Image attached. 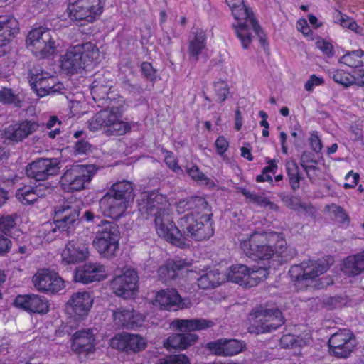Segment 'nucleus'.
Wrapping results in <instances>:
<instances>
[{
    "label": "nucleus",
    "mask_w": 364,
    "mask_h": 364,
    "mask_svg": "<svg viewBox=\"0 0 364 364\" xmlns=\"http://www.w3.org/2000/svg\"><path fill=\"white\" fill-rule=\"evenodd\" d=\"M111 84L102 75L95 76L90 87L93 100L109 102H107L108 108L96 113L88 121V128L92 132L101 131L107 136H122L131 129V125L122 117V98L116 102L109 96Z\"/></svg>",
    "instance_id": "f257e3e1"
},
{
    "label": "nucleus",
    "mask_w": 364,
    "mask_h": 364,
    "mask_svg": "<svg viewBox=\"0 0 364 364\" xmlns=\"http://www.w3.org/2000/svg\"><path fill=\"white\" fill-rule=\"evenodd\" d=\"M138 200L141 215L146 218L154 217L155 230L159 237L181 248L188 246L186 237L172 219L171 204L166 196L156 191L144 192Z\"/></svg>",
    "instance_id": "f03ea898"
},
{
    "label": "nucleus",
    "mask_w": 364,
    "mask_h": 364,
    "mask_svg": "<svg viewBox=\"0 0 364 364\" xmlns=\"http://www.w3.org/2000/svg\"><path fill=\"white\" fill-rule=\"evenodd\" d=\"M239 241L240 249L247 257L266 261L268 269H276L289 258L287 242L280 233L256 231L241 236Z\"/></svg>",
    "instance_id": "7ed1b4c3"
},
{
    "label": "nucleus",
    "mask_w": 364,
    "mask_h": 364,
    "mask_svg": "<svg viewBox=\"0 0 364 364\" xmlns=\"http://www.w3.org/2000/svg\"><path fill=\"white\" fill-rule=\"evenodd\" d=\"M80 208L77 204L65 202L55 208L54 214L55 227L50 223L41 226L38 235L31 237V244L38 247L45 242H50L57 237L58 230H69L79 223Z\"/></svg>",
    "instance_id": "20e7f679"
},
{
    "label": "nucleus",
    "mask_w": 364,
    "mask_h": 364,
    "mask_svg": "<svg viewBox=\"0 0 364 364\" xmlns=\"http://www.w3.org/2000/svg\"><path fill=\"white\" fill-rule=\"evenodd\" d=\"M232 11L235 20L233 27L243 48L249 47L252 42V31L263 41L262 32L255 21L252 12L245 6L243 0H225Z\"/></svg>",
    "instance_id": "39448f33"
},
{
    "label": "nucleus",
    "mask_w": 364,
    "mask_h": 364,
    "mask_svg": "<svg viewBox=\"0 0 364 364\" xmlns=\"http://www.w3.org/2000/svg\"><path fill=\"white\" fill-rule=\"evenodd\" d=\"M120 238V232L115 223L102 221L98 225L92 246L102 258L112 259L119 250Z\"/></svg>",
    "instance_id": "423d86ee"
},
{
    "label": "nucleus",
    "mask_w": 364,
    "mask_h": 364,
    "mask_svg": "<svg viewBox=\"0 0 364 364\" xmlns=\"http://www.w3.org/2000/svg\"><path fill=\"white\" fill-rule=\"evenodd\" d=\"M178 223L183 233L196 240L208 239L214 233L208 205L205 210L185 214Z\"/></svg>",
    "instance_id": "0eeeda50"
},
{
    "label": "nucleus",
    "mask_w": 364,
    "mask_h": 364,
    "mask_svg": "<svg viewBox=\"0 0 364 364\" xmlns=\"http://www.w3.org/2000/svg\"><path fill=\"white\" fill-rule=\"evenodd\" d=\"M98 168L92 164H75L66 168L60 181L61 188L68 193L81 191L90 187Z\"/></svg>",
    "instance_id": "6e6552de"
},
{
    "label": "nucleus",
    "mask_w": 364,
    "mask_h": 364,
    "mask_svg": "<svg viewBox=\"0 0 364 364\" xmlns=\"http://www.w3.org/2000/svg\"><path fill=\"white\" fill-rule=\"evenodd\" d=\"M102 11V0H68L64 16L65 19L82 25L94 22Z\"/></svg>",
    "instance_id": "1a4fd4ad"
},
{
    "label": "nucleus",
    "mask_w": 364,
    "mask_h": 364,
    "mask_svg": "<svg viewBox=\"0 0 364 364\" xmlns=\"http://www.w3.org/2000/svg\"><path fill=\"white\" fill-rule=\"evenodd\" d=\"M251 333H265L276 330L284 323L282 312L277 308L268 309L259 306L252 310L249 316Z\"/></svg>",
    "instance_id": "9d476101"
},
{
    "label": "nucleus",
    "mask_w": 364,
    "mask_h": 364,
    "mask_svg": "<svg viewBox=\"0 0 364 364\" xmlns=\"http://www.w3.org/2000/svg\"><path fill=\"white\" fill-rule=\"evenodd\" d=\"M26 44L37 57L48 58L55 53L56 44L53 32L44 26L31 29L27 35Z\"/></svg>",
    "instance_id": "9b49d317"
},
{
    "label": "nucleus",
    "mask_w": 364,
    "mask_h": 364,
    "mask_svg": "<svg viewBox=\"0 0 364 364\" xmlns=\"http://www.w3.org/2000/svg\"><path fill=\"white\" fill-rule=\"evenodd\" d=\"M269 272L267 267L248 268L244 264H234L230 267L226 273H223L225 281H230L245 287L256 286L264 280Z\"/></svg>",
    "instance_id": "f8f14e48"
},
{
    "label": "nucleus",
    "mask_w": 364,
    "mask_h": 364,
    "mask_svg": "<svg viewBox=\"0 0 364 364\" xmlns=\"http://www.w3.org/2000/svg\"><path fill=\"white\" fill-rule=\"evenodd\" d=\"M138 280L137 273L134 270L129 268L117 269L110 286L117 296L124 299H131L138 293Z\"/></svg>",
    "instance_id": "ddd939ff"
},
{
    "label": "nucleus",
    "mask_w": 364,
    "mask_h": 364,
    "mask_svg": "<svg viewBox=\"0 0 364 364\" xmlns=\"http://www.w3.org/2000/svg\"><path fill=\"white\" fill-rule=\"evenodd\" d=\"M357 346L355 335L346 328L340 329L331 335L328 340V352L338 358H348Z\"/></svg>",
    "instance_id": "4468645a"
},
{
    "label": "nucleus",
    "mask_w": 364,
    "mask_h": 364,
    "mask_svg": "<svg viewBox=\"0 0 364 364\" xmlns=\"http://www.w3.org/2000/svg\"><path fill=\"white\" fill-rule=\"evenodd\" d=\"M29 83L40 97L59 92L63 88V84L55 76L41 70L31 73Z\"/></svg>",
    "instance_id": "2eb2a0df"
},
{
    "label": "nucleus",
    "mask_w": 364,
    "mask_h": 364,
    "mask_svg": "<svg viewBox=\"0 0 364 364\" xmlns=\"http://www.w3.org/2000/svg\"><path fill=\"white\" fill-rule=\"evenodd\" d=\"M60 169V163L58 159L41 158L28 164L26 172L28 177L41 181L58 175Z\"/></svg>",
    "instance_id": "dca6fc26"
},
{
    "label": "nucleus",
    "mask_w": 364,
    "mask_h": 364,
    "mask_svg": "<svg viewBox=\"0 0 364 364\" xmlns=\"http://www.w3.org/2000/svg\"><path fill=\"white\" fill-rule=\"evenodd\" d=\"M37 290L46 293H56L65 288V281L58 273L48 269L38 271L32 279Z\"/></svg>",
    "instance_id": "f3484780"
},
{
    "label": "nucleus",
    "mask_w": 364,
    "mask_h": 364,
    "mask_svg": "<svg viewBox=\"0 0 364 364\" xmlns=\"http://www.w3.org/2000/svg\"><path fill=\"white\" fill-rule=\"evenodd\" d=\"M151 303L154 306L166 311H175L191 306L190 301L186 302L185 299H183L174 289H166L157 291Z\"/></svg>",
    "instance_id": "a211bd4d"
},
{
    "label": "nucleus",
    "mask_w": 364,
    "mask_h": 364,
    "mask_svg": "<svg viewBox=\"0 0 364 364\" xmlns=\"http://www.w3.org/2000/svg\"><path fill=\"white\" fill-rule=\"evenodd\" d=\"M88 244L81 238H73L68 241L61 252L62 262L65 264H75L89 257Z\"/></svg>",
    "instance_id": "6ab92c4d"
},
{
    "label": "nucleus",
    "mask_w": 364,
    "mask_h": 364,
    "mask_svg": "<svg viewBox=\"0 0 364 364\" xmlns=\"http://www.w3.org/2000/svg\"><path fill=\"white\" fill-rule=\"evenodd\" d=\"M107 277L106 267L100 262H87L76 268L74 279L77 282L90 284Z\"/></svg>",
    "instance_id": "aec40b11"
},
{
    "label": "nucleus",
    "mask_w": 364,
    "mask_h": 364,
    "mask_svg": "<svg viewBox=\"0 0 364 364\" xmlns=\"http://www.w3.org/2000/svg\"><path fill=\"white\" fill-rule=\"evenodd\" d=\"M328 264L325 262H312L302 263L301 265H294L289 269V274L292 279L300 282L303 280L314 279L320 274L326 272Z\"/></svg>",
    "instance_id": "412c9836"
},
{
    "label": "nucleus",
    "mask_w": 364,
    "mask_h": 364,
    "mask_svg": "<svg viewBox=\"0 0 364 364\" xmlns=\"http://www.w3.org/2000/svg\"><path fill=\"white\" fill-rule=\"evenodd\" d=\"M113 319L115 325L119 327L134 329L146 326V317L136 311L119 307L113 312Z\"/></svg>",
    "instance_id": "4be33fe9"
},
{
    "label": "nucleus",
    "mask_w": 364,
    "mask_h": 364,
    "mask_svg": "<svg viewBox=\"0 0 364 364\" xmlns=\"http://www.w3.org/2000/svg\"><path fill=\"white\" fill-rule=\"evenodd\" d=\"M94 299L87 291H78L71 295L67 302L69 313L77 319L83 318L90 312Z\"/></svg>",
    "instance_id": "5701e85b"
},
{
    "label": "nucleus",
    "mask_w": 364,
    "mask_h": 364,
    "mask_svg": "<svg viewBox=\"0 0 364 364\" xmlns=\"http://www.w3.org/2000/svg\"><path fill=\"white\" fill-rule=\"evenodd\" d=\"M95 338L91 329L78 331L73 335L71 350L76 353H92L95 351Z\"/></svg>",
    "instance_id": "b1692460"
},
{
    "label": "nucleus",
    "mask_w": 364,
    "mask_h": 364,
    "mask_svg": "<svg viewBox=\"0 0 364 364\" xmlns=\"http://www.w3.org/2000/svg\"><path fill=\"white\" fill-rule=\"evenodd\" d=\"M245 343L236 339L220 338L210 342L207 348L214 354L223 356H233L241 353L245 348Z\"/></svg>",
    "instance_id": "393cba45"
},
{
    "label": "nucleus",
    "mask_w": 364,
    "mask_h": 364,
    "mask_svg": "<svg viewBox=\"0 0 364 364\" xmlns=\"http://www.w3.org/2000/svg\"><path fill=\"white\" fill-rule=\"evenodd\" d=\"M129 204L124 199L118 198L111 193H107L100 200L99 208L101 213L107 217L119 218L127 210Z\"/></svg>",
    "instance_id": "a878e982"
},
{
    "label": "nucleus",
    "mask_w": 364,
    "mask_h": 364,
    "mask_svg": "<svg viewBox=\"0 0 364 364\" xmlns=\"http://www.w3.org/2000/svg\"><path fill=\"white\" fill-rule=\"evenodd\" d=\"M39 127L35 120H25L9 125L5 130L6 137L13 141L19 142L36 132Z\"/></svg>",
    "instance_id": "bb28decb"
},
{
    "label": "nucleus",
    "mask_w": 364,
    "mask_h": 364,
    "mask_svg": "<svg viewBox=\"0 0 364 364\" xmlns=\"http://www.w3.org/2000/svg\"><path fill=\"white\" fill-rule=\"evenodd\" d=\"M50 191V186L46 184H38L36 186L24 185L16 191V198L21 203L30 205L46 196Z\"/></svg>",
    "instance_id": "cd10ccee"
},
{
    "label": "nucleus",
    "mask_w": 364,
    "mask_h": 364,
    "mask_svg": "<svg viewBox=\"0 0 364 364\" xmlns=\"http://www.w3.org/2000/svg\"><path fill=\"white\" fill-rule=\"evenodd\" d=\"M215 326V322L206 318H176L170 324L171 328L175 331L191 332L205 330Z\"/></svg>",
    "instance_id": "c85d7f7f"
},
{
    "label": "nucleus",
    "mask_w": 364,
    "mask_h": 364,
    "mask_svg": "<svg viewBox=\"0 0 364 364\" xmlns=\"http://www.w3.org/2000/svg\"><path fill=\"white\" fill-rule=\"evenodd\" d=\"M60 63L62 70L68 75L82 74L85 70V65L74 47L67 50L65 54L60 58Z\"/></svg>",
    "instance_id": "c756f323"
},
{
    "label": "nucleus",
    "mask_w": 364,
    "mask_h": 364,
    "mask_svg": "<svg viewBox=\"0 0 364 364\" xmlns=\"http://www.w3.org/2000/svg\"><path fill=\"white\" fill-rule=\"evenodd\" d=\"M85 65V69L97 65L101 59V53L97 46L90 42L73 46Z\"/></svg>",
    "instance_id": "7c9ffc66"
},
{
    "label": "nucleus",
    "mask_w": 364,
    "mask_h": 364,
    "mask_svg": "<svg viewBox=\"0 0 364 364\" xmlns=\"http://www.w3.org/2000/svg\"><path fill=\"white\" fill-rule=\"evenodd\" d=\"M199 274L201 275L198 279V285L203 289L216 287L225 282V275L217 266L200 269Z\"/></svg>",
    "instance_id": "2f4dec72"
},
{
    "label": "nucleus",
    "mask_w": 364,
    "mask_h": 364,
    "mask_svg": "<svg viewBox=\"0 0 364 364\" xmlns=\"http://www.w3.org/2000/svg\"><path fill=\"white\" fill-rule=\"evenodd\" d=\"M198 336L194 333H173L164 341V346L168 350H183L194 344Z\"/></svg>",
    "instance_id": "473e14b6"
},
{
    "label": "nucleus",
    "mask_w": 364,
    "mask_h": 364,
    "mask_svg": "<svg viewBox=\"0 0 364 364\" xmlns=\"http://www.w3.org/2000/svg\"><path fill=\"white\" fill-rule=\"evenodd\" d=\"M18 30V22L14 17L0 16V47L9 44Z\"/></svg>",
    "instance_id": "72a5a7b5"
},
{
    "label": "nucleus",
    "mask_w": 364,
    "mask_h": 364,
    "mask_svg": "<svg viewBox=\"0 0 364 364\" xmlns=\"http://www.w3.org/2000/svg\"><path fill=\"white\" fill-rule=\"evenodd\" d=\"M187 266L188 263L181 259L168 260L159 269L158 273L162 279H172L178 275L179 271L183 269Z\"/></svg>",
    "instance_id": "f704fd0d"
},
{
    "label": "nucleus",
    "mask_w": 364,
    "mask_h": 364,
    "mask_svg": "<svg viewBox=\"0 0 364 364\" xmlns=\"http://www.w3.org/2000/svg\"><path fill=\"white\" fill-rule=\"evenodd\" d=\"M342 270L349 275H357L364 271V252L348 257L343 261Z\"/></svg>",
    "instance_id": "c9c22d12"
},
{
    "label": "nucleus",
    "mask_w": 364,
    "mask_h": 364,
    "mask_svg": "<svg viewBox=\"0 0 364 364\" xmlns=\"http://www.w3.org/2000/svg\"><path fill=\"white\" fill-rule=\"evenodd\" d=\"M208 206L207 202L200 197L190 198L180 200L176 206L178 213H190L191 211L205 210Z\"/></svg>",
    "instance_id": "e433bc0d"
},
{
    "label": "nucleus",
    "mask_w": 364,
    "mask_h": 364,
    "mask_svg": "<svg viewBox=\"0 0 364 364\" xmlns=\"http://www.w3.org/2000/svg\"><path fill=\"white\" fill-rule=\"evenodd\" d=\"M133 186L131 182L127 181H118L114 183L107 193L124 199L125 203H129L133 200Z\"/></svg>",
    "instance_id": "4c0bfd02"
},
{
    "label": "nucleus",
    "mask_w": 364,
    "mask_h": 364,
    "mask_svg": "<svg viewBox=\"0 0 364 364\" xmlns=\"http://www.w3.org/2000/svg\"><path fill=\"white\" fill-rule=\"evenodd\" d=\"M206 36L203 31L197 32L195 36L190 38L188 46V54L194 58L196 60L201 51L205 48Z\"/></svg>",
    "instance_id": "58836bf2"
},
{
    "label": "nucleus",
    "mask_w": 364,
    "mask_h": 364,
    "mask_svg": "<svg viewBox=\"0 0 364 364\" xmlns=\"http://www.w3.org/2000/svg\"><path fill=\"white\" fill-rule=\"evenodd\" d=\"M339 63L350 68H358L364 65V52L357 50L348 52L339 59Z\"/></svg>",
    "instance_id": "ea45409f"
},
{
    "label": "nucleus",
    "mask_w": 364,
    "mask_h": 364,
    "mask_svg": "<svg viewBox=\"0 0 364 364\" xmlns=\"http://www.w3.org/2000/svg\"><path fill=\"white\" fill-rule=\"evenodd\" d=\"M333 21L342 28L350 29L357 33H361L363 31L362 28L352 18L339 11L334 12Z\"/></svg>",
    "instance_id": "a19ab883"
},
{
    "label": "nucleus",
    "mask_w": 364,
    "mask_h": 364,
    "mask_svg": "<svg viewBox=\"0 0 364 364\" xmlns=\"http://www.w3.org/2000/svg\"><path fill=\"white\" fill-rule=\"evenodd\" d=\"M311 339L309 334H306L304 338L300 336H295L293 334H285L280 338V346L284 348L301 347L307 344Z\"/></svg>",
    "instance_id": "79ce46f5"
},
{
    "label": "nucleus",
    "mask_w": 364,
    "mask_h": 364,
    "mask_svg": "<svg viewBox=\"0 0 364 364\" xmlns=\"http://www.w3.org/2000/svg\"><path fill=\"white\" fill-rule=\"evenodd\" d=\"M240 192L244 196H245L247 199H248L252 203H256L261 207L267 208V210H277V205L270 202L266 197L263 196L252 193L245 188H240Z\"/></svg>",
    "instance_id": "37998d69"
},
{
    "label": "nucleus",
    "mask_w": 364,
    "mask_h": 364,
    "mask_svg": "<svg viewBox=\"0 0 364 364\" xmlns=\"http://www.w3.org/2000/svg\"><path fill=\"white\" fill-rule=\"evenodd\" d=\"M147 346V340L146 338L137 333H131L127 343V353H139L146 349Z\"/></svg>",
    "instance_id": "c03bdc74"
},
{
    "label": "nucleus",
    "mask_w": 364,
    "mask_h": 364,
    "mask_svg": "<svg viewBox=\"0 0 364 364\" xmlns=\"http://www.w3.org/2000/svg\"><path fill=\"white\" fill-rule=\"evenodd\" d=\"M130 333L120 332L116 333L110 340L109 346L112 348L121 352L127 351V343L129 339Z\"/></svg>",
    "instance_id": "a18cd8bd"
},
{
    "label": "nucleus",
    "mask_w": 364,
    "mask_h": 364,
    "mask_svg": "<svg viewBox=\"0 0 364 364\" xmlns=\"http://www.w3.org/2000/svg\"><path fill=\"white\" fill-rule=\"evenodd\" d=\"M330 75L333 81L346 87L352 86L353 73H350L343 69H334L330 72Z\"/></svg>",
    "instance_id": "49530a36"
},
{
    "label": "nucleus",
    "mask_w": 364,
    "mask_h": 364,
    "mask_svg": "<svg viewBox=\"0 0 364 364\" xmlns=\"http://www.w3.org/2000/svg\"><path fill=\"white\" fill-rule=\"evenodd\" d=\"M29 311L38 314H46L49 311L48 300L38 295L31 294Z\"/></svg>",
    "instance_id": "de8ad7c7"
},
{
    "label": "nucleus",
    "mask_w": 364,
    "mask_h": 364,
    "mask_svg": "<svg viewBox=\"0 0 364 364\" xmlns=\"http://www.w3.org/2000/svg\"><path fill=\"white\" fill-rule=\"evenodd\" d=\"M0 102L5 105H14L20 107L21 98L19 95L14 93L11 89L4 87L0 90Z\"/></svg>",
    "instance_id": "09e8293b"
},
{
    "label": "nucleus",
    "mask_w": 364,
    "mask_h": 364,
    "mask_svg": "<svg viewBox=\"0 0 364 364\" xmlns=\"http://www.w3.org/2000/svg\"><path fill=\"white\" fill-rule=\"evenodd\" d=\"M286 168L289 178V182L293 189L299 187L300 177L299 174V168L294 161L289 160L286 164Z\"/></svg>",
    "instance_id": "8fccbe9b"
},
{
    "label": "nucleus",
    "mask_w": 364,
    "mask_h": 364,
    "mask_svg": "<svg viewBox=\"0 0 364 364\" xmlns=\"http://www.w3.org/2000/svg\"><path fill=\"white\" fill-rule=\"evenodd\" d=\"M156 364H191V361L184 354H173L159 359Z\"/></svg>",
    "instance_id": "3c124183"
},
{
    "label": "nucleus",
    "mask_w": 364,
    "mask_h": 364,
    "mask_svg": "<svg viewBox=\"0 0 364 364\" xmlns=\"http://www.w3.org/2000/svg\"><path fill=\"white\" fill-rule=\"evenodd\" d=\"M346 299L340 296L326 297L322 301L323 308L328 310L338 309L344 306Z\"/></svg>",
    "instance_id": "603ef678"
},
{
    "label": "nucleus",
    "mask_w": 364,
    "mask_h": 364,
    "mask_svg": "<svg viewBox=\"0 0 364 364\" xmlns=\"http://www.w3.org/2000/svg\"><path fill=\"white\" fill-rule=\"evenodd\" d=\"M16 225V216L13 215L0 217V232L7 235Z\"/></svg>",
    "instance_id": "864d4df0"
},
{
    "label": "nucleus",
    "mask_w": 364,
    "mask_h": 364,
    "mask_svg": "<svg viewBox=\"0 0 364 364\" xmlns=\"http://www.w3.org/2000/svg\"><path fill=\"white\" fill-rule=\"evenodd\" d=\"M324 82L325 80L323 77L314 74L311 75L304 84V89L307 92H311L316 87L323 85Z\"/></svg>",
    "instance_id": "5fc2aeb1"
},
{
    "label": "nucleus",
    "mask_w": 364,
    "mask_h": 364,
    "mask_svg": "<svg viewBox=\"0 0 364 364\" xmlns=\"http://www.w3.org/2000/svg\"><path fill=\"white\" fill-rule=\"evenodd\" d=\"M327 208L328 209L329 212L334 215L336 220L338 222L342 223L348 222V217L341 207L335 204H332L331 205H328Z\"/></svg>",
    "instance_id": "6e6d98bb"
},
{
    "label": "nucleus",
    "mask_w": 364,
    "mask_h": 364,
    "mask_svg": "<svg viewBox=\"0 0 364 364\" xmlns=\"http://www.w3.org/2000/svg\"><path fill=\"white\" fill-rule=\"evenodd\" d=\"M215 95L217 97L218 101L222 102H224L228 94H229V88L225 82H218L214 85Z\"/></svg>",
    "instance_id": "4d7b16f0"
},
{
    "label": "nucleus",
    "mask_w": 364,
    "mask_h": 364,
    "mask_svg": "<svg viewBox=\"0 0 364 364\" xmlns=\"http://www.w3.org/2000/svg\"><path fill=\"white\" fill-rule=\"evenodd\" d=\"M187 172L193 180L202 184L207 185L209 183V179L200 171L197 166H193L191 168L188 169Z\"/></svg>",
    "instance_id": "13d9d810"
},
{
    "label": "nucleus",
    "mask_w": 364,
    "mask_h": 364,
    "mask_svg": "<svg viewBox=\"0 0 364 364\" xmlns=\"http://www.w3.org/2000/svg\"><path fill=\"white\" fill-rule=\"evenodd\" d=\"M163 154L166 164L175 173H179L181 171V168L178 165V162L174 155L168 151H163Z\"/></svg>",
    "instance_id": "bf43d9fd"
},
{
    "label": "nucleus",
    "mask_w": 364,
    "mask_h": 364,
    "mask_svg": "<svg viewBox=\"0 0 364 364\" xmlns=\"http://www.w3.org/2000/svg\"><path fill=\"white\" fill-rule=\"evenodd\" d=\"M296 28L304 37L310 40L313 39V32L305 18H300L297 21Z\"/></svg>",
    "instance_id": "052dcab7"
},
{
    "label": "nucleus",
    "mask_w": 364,
    "mask_h": 364,
    "mask_svg": "<svg viewBox=\"0 0 364 364\" xmlns=\"http://www.w3.org/2000/svg\"><path fill=\"white\" fill-rule=\"evenodd\" d=\"M31 295H18L16 297L14 304L15 306L29 311Z\"/></svg>",
    "instance_id": "680f3d73"
},
{
    "label": "nucleus",
    "mask_w": 364,
    "mask_h": 364,
    "mask_svg": "<svg viewBox=\"0 0 364 364\" xmlns=\"http://www.w3.org/2000/svg\"><path fill=\"white\" fill-rule=\"evenodd\" d=\"M86 102L85 100H75L71 101L70 112L73 116L80 115L86 112Z\"/></svg>",
    "instance_id": "e2e57ef3"
},
{
    "label": "nucleus",
    "mask_w": 364,
    "mask_h": 364,
    "mask_svg": "<svg viewBox=\"0 0 364 364\" xmlns=\"http://www.w3.org/2000/svg\"><path fill=\"white\" fill-rule=\"evenodd\" d=\"M215 146L217 154L222 156L228 150L229 147V141L225 136H219L215 141Z\"/></svg>",
    "instance_id": "0e129e2a"
},
{
    "label": "nucleus",
    "mask_w": 364,
    "mask_h": 364,
    "mask_svg": "<svg viewBox=\"0 0 364 364\" xmlns=\"http://www.w3.org/2000/svg\"><path fill=\"white\" fill-rule=\"evenodd\" d=\"M346 181H349L348 183H346L343 187L346 189L354 188L359 182L360 176L358 173H355L353 171H350L345 176Z\"/></svg>",
    "instance_id": "69168bd1"
},
{
    "label": "nucleus",
    "mask_w": 364,
    "mask_h": 364,
    "mask_svg": "<svg viewBox=\"0 0 364 364\" xmlns=\"http://www.w3.org/2000/svg\"><path fill=\"white\" fill-rule=\"evenodd\" d=\"M316 48H318L324 55L328 56L333 54V46L328 41L323 39H318L316 42Z\"/></svg>",
    "instance_id": "338daca9"
},
{
    "label": "nucleus",
    "mask_w": 364,
    "mask_h": 364,
    "mask_svg": "<svg viewBox=\"0 0 364 364\" xmlns=\"http://www.w3.org/2000/svg\"><path fill=\"white\" fill-rule=\"evenodd\" d=\"M352 81V86L364 87V69L354 70Z\"/></svg>",
    "instance_id": "774afa93"
}]
</instances>
